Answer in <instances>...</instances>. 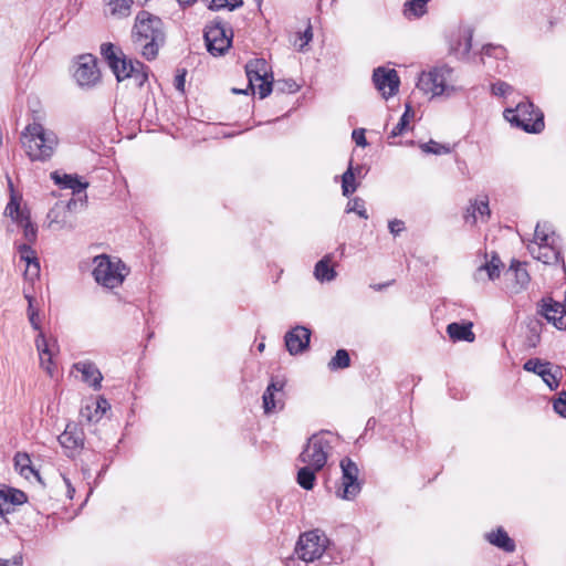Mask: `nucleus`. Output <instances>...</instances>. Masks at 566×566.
<instances>
[{"instance_id": "nucleus-57", "label": "nucleus", "mask_w": 566, "mask_h": 566, "mask_svg": "<svg viewBox=\"0 0 566 566\" xmlns=\"http://www.w3.org/2000/svg\"><path fill=\"white\" fill-rule=\"evenodd\" d=\"M388 228L394 235H398L405 229V223L401 220L394 219L389 221Z\"/></svg>"}, {"instance_id": "nucleus-17", "label": "nucleus", "mask_w": 566, "mask_h": 566, "mask_svg": "<svg viewBox=\"0 0 566 566\" xmlns=\"http://www.w3.org/2000/svg\"><path fill=\"white\" fill-rule=\"evenodd\" d=\"M542 308L539 313L558 329H566V310L565 306L558 302L548 298L542 301Z\"/></svg>"}, {"instance_id": "nucleus-60", "label": "nucleus", "mask_w": 566, "mask_h": 566, "mask_svg": "<svg viewBox=\"0 0 566 566\" xmlns=\"http://www.w3.org/2000/svg\"><path fill=\"white\" fill-rule=\"evenodd\" d=\"M28 317L33 329L39 331V333L42 332L38 311H29Z\"/></svg>"}, {"instance_id": "nucleus-53", "label": "nucleus", "mask_w": 566, "mask_h": 566, "mask_svg": "<svg viewBox=\"0 0 566 566\" xmlns=\"http://www.w3.org/2000/svg\"><path fill=\"white\" fill-rule=\"evenodd\" d=\"M352 138L356 143L357 146H360V147L367 146V139L365 136L364 128L354 129L352 133Z\"/></svg>"}, {"instance_id": "nucleus-26", "label": "nucleus", "mask_w": 566, "mask_h": 566, "mask_svg": "<svg viewBox=\"0 0 566 566\" xmlns=\"http://www.w3.org/2000/svg\"><path fill=\"white\" fill-rule=\"evenodd\" d=\"M485 538L490 544L506 553H513L516 548L514 541L502 527L485 534Z\"/></svg>"}, {"instance_id": "nucleus-64", "label": "nucleus", "mask_w": 566, "mask_h": 566, "mask_svg": "<svg viewBox=\"0 0 566 566\" xmlns=\"http://www.w3.org/2000/svg\"><path fill=\"white\" fill-rule=\"evenodd\" d=\"M196 1L197 0H177V2L184 8L192 6Z\"/></svg>"}, {"instance_id": "nucleus-22", "label": "nucleus", "mask_w": 566, "mask_h": 566, "mask_svg": "<svg viewBox=\"0 0 566 566\" xmlns=\"http://www.w3.org/2000/svg\"><path fill=\"white\" fill-rule=\"evenodd\" d=\"M284 384L281 381H271L265 389L262 400H263V409L266 415L275 411L277 408L281 409L283 407V402L281 398H275V394L283 395Z\"/></svg>"}, {"instance_id": "nucleus-13", "label": "nucleus", "mask_w": 566, "mask_h": 566, "mask_svg": "<svg viewBox=\"0 0 566 566\" xmlns=\"http://www.w3.org/2000/svg\"><path fill=\"white\" fill-rule=\"evenodd\" d=\"M527 249L534 259L543 262L544 264L552 265L562 262L563 269H565L564 259L562 256L560 239H554L547 243L528 244Z\"/></svg>"}, {"instance_id": "nucleus-38", "label": "nucleus", "mask_w": 566, "mask_h": 566, "mask_svg": "<svg viewBox=\"0 0 566 566\" xmlns=\"http://www.w3.org/2000/svg\"><path fill=\"white\" fill-rule=\"evenodd\" d=\"M350 366V357L346 349H338L335 356L329 360V370L344 369Z\"/></svg>"}, {"instance_id": "nucleus-40", "label": "nucleus", "mask_w": 566, "mask_h": 566, "mask_svg": "<svg viewBox=\"0 0 566 566\" xmlns=\"http://www.w3.org/2000/svg\"><path fill=\"white\" fill-rule=\"evenodd\" d=\"M410 116H411V106H410V104H406L405 113L401 115L399 122L392 128V130L390 133L391 137L400 136L406 130V128L409 125Z\"/></svg>"}, {"instance_id": "nucleus-31", "label": "nucleus", "mask_w": 566, "mask_h": 566, "mask_svg": "<svg viewBox=\"0 0 566 566\" xmlns=\"http://www.w3.org/2000/svg\"><path fill=\"white\" fill-rule=\"evenodd\" d=\"M0 501L13 505H21L28 501L23 491L13 488L0 489Z\"/></svg>"}, {"instance_id": "nucleus-29", "label": "nucleus", "mask_w": 566, "mask_h": 566, "mask_svg": "<svg viewBox=\"0 0 566 566\" xmlns=\"http://www.w3.org/2000/svg\"><path fill=\"white\" fill-rule=\"evenodd\" d=\"M332 254H326L323 259H321L314 268V276L319 282H331L333 281L337 273L333 266H331Z\"/></svg>"}, {"instance_id": "nucleus-37", "label": "nucleus", "mask_w": 566, "mask_h": 566, "mask_svg": "<svg viewBox=\"0 0 566 566\" xmlns=\"http://www.w3.org/2000/svg\"><path fill=\"white\" fill-rule=\"evenodd\" d=\"M4 213L18 223H23V217L29 216L25 211L21 210L19 201L13 196L8 202Z\"/></svg>"}, {"instance_id": "nucleus-5", "label": "nucleus", "mask_w": 566, "mask_h": 566, "mask_svg": "<svg viewBox=\"0 0 566 566\" xmlns=\"http://www.w3.org/2000/svg\"><path fill=\"white\" fill-rule=\"evenodd\" d=\"M504 117L526 133L538 134L545 127L543 112L528 99L518 103L515 108H506Z\"/></svg>"}, {"instance_id": "nucleus-14", "label": "nucleus", "mask_w": 566, "mask_h": 566, "mask_svg": "<svg viewBox=\"0 0 566 566\" xmlns=\"http://www.w3.org/2000/svg\"><path fill=\"white\" fill-rule=\"evenodd\" d=\"M74 78L81 86L94 85L99 78L96 59L91 55H81L74 72Z\"/></svg>"}, {"instance_id": "nucleus-7", "label": "nucleus", "mask_w": 566, "mask_h": 566, "mask_svg": "<svg viewBox=\"0 0 566 566\" xmlns=\"http://www.w3.org/2000/svg\"><path fill=\"white\" fill-rule=\"evenodd\" d=\"M331 450L332 443L324 433L313 434L298 455V461L313 467L314 470H322L327 462Z\"/></svg>"}, {"instance_id": "nucleus-15", "label": "nucleus", "mask_w": 566, "mask_h": 566, "mask_svg": "<svg viewBox=\"0 0 566 566\" xmlns=\"http://www.w3.org/2000/svg\"><path fill=\"white\" fill-rule=\"evenodd\" d=\"M286 349L291 355H297L307 349L311 331L304 326H296L289 331L284 337Z\"/></svg>"}, {"instance_id": "nucleus-59", "label": "nucleus", "mask_w": 566, "mask_h": 566, "mask_svg": "<svg viewBox=\"0 0 566 566\" xmlns=\"http://www.w3.org/2000/svg\"><path fill=\"white\" fill-rule=\"evenodd\" d=\"M186 70H182L175 77V87L177 91L184 93L185 92V83H186Z\"/></svg>"}, {"instance_id": "nucleus-3", "label": "nucleus", "mask_w": 566, "mask_h": 566, "mask_svg": "<svg viewBox=\"0 0 566 566\" xmlns=\"http://www.w3.org/2000/svg\"><path fill=\"white\" fill-rule=\"evenodd\" d=\"M101 53L118 82L130 78L136 87H142L148 80L144 63L127 59L120 51L118 54L114 44H102Z\"/></svg>"}, {"instance_id": "nucleus-8", "label": "nucleus", "mask_w": 566, "mask_h": 566, "mask_svg": "<svg viewBox=\"0 0 566 566\" xmlns=\"http://www.w3.org/2000/svg\"><path fill=\"white\" fill-rule=\"evenodd\" d=\"M452 72L448 65L437 66L428 73L423 72L418 78L417 87L424 93H431L432 96L449 95L450 91L454 90L448 85Z\"/></svg>"}, {"instance_id": "nucleus-20", "label": "nucleus", "mask_w": 566, "mask_h": 566, "mask_svg": "<svg viewBox=\"0 0 566 566\" xmlns=\"http://www.w3.org/2000/svg\"><path fill=\"white\" fill-rule=\"evenodd\" d=\"M268 63L264 59H254L245 64V73L249 81L248 88L254 92L258 82L268 77Z\"/></svg>"}, {"instance_id": "nucleus-55", "label": "nucleus", "mask_w": 566, "mask_h": 566, "mask_svg": "<svg viewBox=\"0 0 566 566\" xmlns=\"http://www.w3.org/2000/svg\"><path fill=\"white\" fill-rule=\"evenodd\" d=\"M85 201H86V195H85V193H83V195L78 198V200H76V199H71V200H69L66 205H63V208H65L66 213L70 216V212H72V211L76 208V206H77L78 203H80L81 206H84Z\"/></svg>"}, {"instance_id": "nucleus-49", "label": "nucleus", "mask_w": 566, "mask_h": 566, "mask_svg": "<svg viewBox=\"0 0 566 566\" xmlns=\"http://www.w3.org/2000/svg\"><path fill=\"white\" fill-rule=\"evenodd\" d=\"M80 415L81 418L87 420L88 422H97L99 420L98 413H95L93 405H86L85 407H82Z\"/></svg>"}, {"instance_id": "nucleus-41", "label": "nucleus", "mask_w": 566, "mask_h": 566, "mask_svg": "<svg viewBox=\"0 0 566 566\" xmlns=\"http://www.w3.org/2000/svg\"><path fill=\"white\" fill-rule=\"evenodd\" d=\"M346 212L347 213L355 212L360 218L368 219V213L365 208V201L359 197H356L348 201L347 207H346Z\"/></svg>"}, {"instance_id": "nucleus-56", "label": "nucleus", "mask_w": 566, "mask_h": 566, "mask_svg": "<svg viewBox=\"0 0 566 566\" xmlns=\"http://www.w3.org/2000/svg\"><path fill=\"white\" fill-rule=\"evenodd\" d=\"M23 558L22 555H14L10 559L0 558V566H22Z\"/></svg>"}, {"instance_id": "nucleus-19", "label": "nucleus", "mask_w": 566, "mask_h": 566, "mask_svg": "<svg viewBox=\"0 0 566 566\" xmlns=\"http://www.w3.org/2000/svg\"><path fill=\"white\" fill-rule=\"evenodd\" d=\"M51 178L61 188L71 189L73 195H83L88 187V182L82 181L77 175H61L59 171H53Z\"/></svg>"}, {"instance_id": "nucleus-48", "label": "nucleus", "mask_w": 566, "mask_h": 566, "mask_svg": "<svg viewBox=\"0 0 566 566\" xmlns=\"http://www.w3.org/2000/svg\"><path fill=\"white\" fill-rule=\"evenodd\" d=\"M492 94L496 96H504L512 91V86L503 81H497L491 86Z\"/></svg>"}, {"instance_id": "nucleus-63", "label": "nucleus", "mask_w": 566, "mask_h": 566, "mask_svg": "<svg viewBox=\"0 0 566 566\" xmlns=\"http://www.w3.org/2000/svg\"><path fill=\"white\" fill-rule=\"evenodd\" d=\"M63 481H64L65 486H66V495H67V497L69 499H73V495L75 493L74 486L72 485L70 479L64 476V475H63Z\"/></svg>"}, {"instance_id": "nucleus-44", "label": "nucleus", "mask_w": 566, "mask_h": 566, "mask_svg": "<svg viewBox=\"0 0 566 566\" xmlns=\"http://www.w3.org/2000/svg\"><path fill=\"white\" fill-rule=\"evenodd\" d=\"M23 227L24 238L28 243H33L36 240V227L31 222L30 217H23V223H19Z\"/></svg>"}, {"instance_id": "nucleus-42", "label": "nucleus", "mask_w": 566, "mask_h": 566, "mask_svg": "<svg viewBox=\"0 0 566 566\" xmlns=\"http://www.w3.org/2000/svg\"><path fill=\"white\" fill-rule=\"evenodd\" d=\"M243 4L242 0H211L209 3L210 10H221L228 8L229 10H234L240 8Z\"/></svg>"}, {"instance_id": "nucleus-45", "label": "nucleus", "mask_w": 566, "mask_h": 566, "mask_svg": "<svg viewBox=\"0 0 566 566\" xmlns=\"http://www.w3.org/2000/svg\"><path fill=\"white\" fill-rule=\"evenodd\" d=\"M14 468L20 474H25V469L31 464L30 455L25 452H18L14 455Z\"/></svg>"}, {"instance_id": "nucleus-36", "label": "nucleus", "mask_w": 566, "mask_h": 566, "mask_svg": "<svg viewBox=\"0 0 566 566\" xmlns=\"http://www.w3.org/2000/svg\"><path fill=\"white\" fill-rule=\"evenodd\" d=\"M111 13L117 17H127L130 12L133 0H105Z\"/></svg>"}, {"instance_id": "nucleus-47", "label": "nucleus", "mask_w": 566, "mask_h": 566, "mask_svg": "<svg viewBox=\"0 0 566 566\" xmlns=\"http://www.w3.org/2000/svg\"><path fill=\"white\" fill-rule=\"evenodd\" d=\"M473 31L467 29L463 33V45L459 43V48L455 49L457 53H460L462 57L467 56L472 48Z\"/></svg>"}, {"instance_id": "nucleus-6", "label": "nucleus", "mask_w": 566, "mask_h": 566, "mask_svg": "<svg viewBox=\"0 0 566 566\" xmlns=\"http://www.w3.org/2000/svg\"><path fill=\"white\" fill-rule=\"evenodd\" d=\"M94 263L93 275L95 281L107 289L122 285L128 273L126 265L120 260L113 261L108 255L96 256Z\"/></svg>"}, {"instance_id": "nucleus-43", "label": "nucleus", "mask_w": 566, "mask_h": 566, "mask_svg": "<svg viewBox=\"0 0 566 566\" xmlns=\"http://www.w3.org/2000/svg\"><path fill=\"white\" fill-rule=\"evenodd\" d=\"M300 86L294 80H281L274 84L275 92L279 93H296Z\"/></svg>"}, {"instance_id": "nucleus-39", "label": "nucleus", "mask_w": 566, "mask_h": 566, "mask_svg": "<svg viewBox=\"0 0 566 566\" xmlns=\"http://www.w3.org/2000/svg\"><path fill=\"white\" fill-rule=\"evenodd\" d=\"M420 148L423 153L433 155L449 154L451 151V148L448 145H442L432 139L428 143L421 144Z\"/></svg>"}, {"instance_id": "nucleus-32", "label": "nucleus", "mask_w": 566, "mask_h": 566, "mask_svg": "<svg viewBox=\"0 0 566 566\" xmlns=\"http://www.w3.org/2000/svg\"><path fill=\"white\" fill-rule=\"evenodd\" d=\"M318 470H314L313 467L305 464V467L301 468L297 472L296 481L301 488L304 490H312L315 485L316 475L315 473Z\"/></svg>"}, {"instance_id": "nucleus-58", "label": "nucleus", "mask_w": 566, "mask_h": 566, "mask_svg": "<svg viewBox=\"0 0 566 566\" xmlns=\"http://www.w3.org/2000/svg\"><path fill=\"white\" fill-rule=\"evenodd\" d=\"M494 51H500L501 53L505 52V49L502 45L494 44H485L482 48V55L494 56Z\"/></svg>"}, {"instance_id": "nucleus-61", "label": "nucleus", "mask_w": 566, "mask_h": 566, "mask_svg": "<svg viewBox=\"0 0 566 566\" xmlns=\"http://www.w3.org/2000/svg\"><path fill=\"white\" fill-rule=\"evenodd\" d=\"M300 40L302 41L301 44H300V50H303L305 45L308 44V42L312 40L313 38V33H312V29L311 27H308L304 33L300 34L298 35Z\"/></svg>"}, {"instance_id": "nucleus-62", "label": "nucleus", "mask_w": 566, "mask_h": 566, "mask_svg": "<svg viewBox=\"0 0 566 566\" xmlns=\"http://www.w3.org/2000/svg\"><path fill=\"white\" fill-rule=\"evenodd\" d=\"M25 479H29L30 475H33L38 481L41 482L40 473L32 467V464H29L28 469H25V474H21Z\"/></svg>"}, {"instance_id": "nucleus-10", "label": "nucleus", "mask_w": 566, "mask_h": 566, "mask_svg": "<svg viewBox=\"0 0 566 566\" xmlns=\"http://www.w3.org/2000/svg\"><path fill=\"white\" fill-rule=\"evenodd\" d=\"M342 469V484L336 491V495L343 500H354L361 490V484L358 481V467L349 458H344L340 461Z\"/></svg>"}, {"instance_id": "nucleus-51", "label": "nucleus", "mask_w": 566, "mask_h": 566, "mask_svg": "<svg viewBox=\"0 0 566 566\" xmlns=\"http://www.w3.org/2000/svg\"><path fill=\"white\" fill-rule=\"evenodd\" d=\"M95 409V413H98L99 419L103 417V415L111 408L109 402L107 399L99 397L95 402H92Z\"/></svg>"}, {"instance_id": "nucleus-33", "label": "nucleus", "mask_w": 566, "mask_h": 566, "mask_svg": "<svg viewBox=\"0 0 566 566\" xmlns=\"http://www.w3.org/2000/svg\"><path fill=\"white\" fill-rule=\"evenodd\" d=\"M554 239L559 240L560 238L553 230H551L548 223L538 222L535 227L534 241L531 244L547 243Z\"/></svg>"}, {"instance_id": "nucleus-2", "label": "nucleus", "mask_w": 566, "mask_h": 566, "mask_svg": "<svg viewBox=\"0 0 566 566\" xmlns=\"http://www.w3.org/2000/svg\"><path fill=\"white\" fill-rule=\"evenodd\" d=\"M20 143L31 161H49L57 146V135L42 124L33 122L24 127L20 135Z\"/></svg>"}, {"instance_id": "nucleus-27", "label": "nucleus", "mask_w": 566, "mask_h": 566, "mask_svg": "<svg viewBox=\"0 0 566 566\" xmlns=\"http://www.w3.org/2000/svg\"><path fill=\"white\" fill-rule=\"evenodd\" d=\"M447 333L453 342H469L472 343L475 339V335L472 332V323H451L447 326Z\"/></svg>"}, {"instance_id": "nucleus-25", "label": "nucleus", "mask_w": 566, "mask_h": 566, "mask_svg": "<svg viewBox=\"0 0 566 566\" xmlns=\"http://www.w3.org/2000/svg\"><path fill=\"white\" fill-rule=\"evenodd\" d=\"M506 275H511L512 280H514V284L512 286L514 293H518L522 290L526 289L530 283V274L523 264L520 261L513 260Z\"/></svg>"}, {"instance_id": "nucleus-9", "label": "nucleus", "mask_w": 566, "mask_h": 566, "mask_svg": "<svg viewBox=\"0 0 566 566\" xmlns=\"http://www.w3.org/2000/svg\"><path fill=\"white\" fill-rule=\"evenodd\" d=\"M328 539L318 530L302 534L295 546L297 557L306 563L321 558L327 547Z\"/></svg>"}, {"instance_id": "nucleus-1", "label": "nucleus", "mask_w": 566, "mask_h": 566, "mask_svg": "<svg viewBox=\"0 0 566 566\" xmlns=\"http://www.w3.org/2000/svg\"><path fill=\"white\" fill-rule=\"evenodd\" d=\"M132 42L147 61L158 56L160 48L166 43V28L163 20L145 10L135 17L132 28Z\"/></svg>"}, {"instance_id": "nucleus-52", "label": "nucleus", "mask_w": 566, "mask_h": 566, "mask_svg": "<svg viewBox=\"0 0 566 566\" xmlns=\"http://www.w3.org/2000/svg\"><path fill=\"white\" fill-rule=\"evenodd\" d=\"M258 83H259L258 84L259 96H260V98H265L266 96H269L271 94L273 84L271 81L268 80V77Z\"/></svg>"}, {"instance_id": "nucleus-24", "label": "nucleus", "mask_w": 566, "mask_h": 566, "mask_svg": "<svg viewBox=\"0 0 566 566\" xmlns=\"http://www.w3.org/2000/svg\"><path fill=\"white\" fill-rule=\"evenodd\" d=\"M503 263L497 255H493L492 259L481 266L476 269L474 272V280L476 282L485 281V279L490 281H494L500 277L501 269Z\"/></svg>"}, {"instance_id": "nucleus-50", "label": "nucleus", "mask_w": 566, "mask_h": 566, "mask_svg": "<svg viewBox=\"0 0 566 566\" xmlns=\"http://www.w3.org/2000/svg\"><path fill=\"white\" fill-rule=\"evenodd\" d=\"M554 410L566 418V391H562L558 398L554 401Z\"/></svg>"}, {"instance_id": "nucleus-12", "label": "nucleus", "mask_w": 566, "mask_h": 566, "mask_svg": "<svg viewBox=\"0 0 566 566\" xmlns=\"http://www.w3.org/2000/svg\"><path fill=\"white\" fill-rule=\"evenodd\" d=\"M373 82L386 99L397 94L400 84L397 71L384 66L374 70Z\"/></svg>"}, {"instance_id": "nucleus-34", "label": "nucleus", "mask_w": 566, "mask_h": 566, "mask_svg": "<svg viewBox=\"0 0 566 566\" xmlns=\"http://www.w3.org/2000/svg\"><path fill=\"white\" fill-rule=\"evenodd\" d=\"M358 185L355 182V171L353 161H349L347 170L342 175V191L345 197H349L357 190Z\"/></svg>"}, {"instance_id": "nucleus-28", "label": "nucleus", "mask_w": 566, "mask_h": 566, "mask_svg": "<svg viewBox=\"0 0 566 566\" xmlns=\"http://www.w3.org/2000/svg\"><path fill=\"white\" fill-rule=\"evenodd\" d=\"M476 213H479L482 218L489 217L491 211L489 208V198L485 195L478 196L475 199L470 200V207L467 210V214L464 216L465 220L469 221L472 219V223L476 221Z\"/></svg>"}, {"instance_id": "nucleus-35", "label": "nucleus", "mask_w": 566, "mask_h": 566, "mask_svg": "<svg viewBox=\"0 0 566 566\" xmlns=\"http://www.w3.org/2000/svg\"><path fill=\"white\" fill-rule=\"evenodd\" d=\"M430 0H408L405 3L403 13L406 17L420 18L427 12V3Z\"/></svg>"}, {"instance_id": "nucleus-11", "label": "nucleus", "mask_w": 566, "mask_h": 566, "mask_svg": "<svg viewBox=\"0 0 566 566\" xmlns=\"http://www.w3.org/2000/svg\"><path fill=\"white\" fill-rule=\"evenodd\" d=\"M203 38L208 52L213 56L223 55L232 43V32L228 34L221 22L206 27Z\"/></svg>"}, {"instance_id": "nucleus-4", "label": "nucleus", "mask_w": 566, "mask_h": 566, "mask_svg": "<svg viewBox=\"0 0 566 566\" xmlns=\"http://www.w3.org/2000/svg\"><path fill=\"white\" fill-rule=\"evenodd\" d=\"M101 53L118 82L130 78L136 87H142L148 80L144 63L127 59L120 51L118 54L114 44H102Z\"/></svg>"}, {"instance_id": "nucleus-30", "label": "nucleus", "mask_w": 566, "mask_h": 566, "mask_svg": "<svg viewBox=\"0 0 566 566\" xmlns=\"http://www.w3.org/2000/svg\"><path fill=\"white\" fill-rule=\"evenodd\" d=\"M59 442L63 448L76 449L83 446V438L81 433L76 432L75 427L67 424L64 432L59 436Z\"/></svg>"}, {"instance_id": "nucleus-54", "label": "nucleus", "mask_w": 566, "mask_h": 566, "mask_svg": "<svg viewBox=\"0 0 566 566\" xmlns=\"http://www.w3.org/2000/svg\"><path fill=\"white\" fill-rule=\"evenodd\" d=\"M18 252L21 260H27L28 258H33L35 251L31 248V243H23L18 247Z\"/></svg>"}, {"instance_id": "nucleus-16", "label": "nucleus", "mask_w": 566, "mask_h": 566, "mask_svg": "<svg viewBox=\"0 0 566 566\" xmlns=\"http://www.w3.org/2000/svg\"><path fill=\"white\" fill-rule=\"evenodd\" d=\"M549 366L551 363L548 361H543L539 358H531L525 361L523 368L526 371L538 375L551 390H555L559 386V380L551 370Z\"/></svg>"}, {"instance_id": "nucleus-21", "label": "nucleus", "mask_w": 566, "mask_h": 566, "mask_svg": "<svg viewBox=\"0 0 566 566\" xmlns=\"http://www.w3.org/2000/svg\"><path fill=\"white\" fill-rule=\"evenodd\" d=\"M49 226L54 230H72L75 224L71 217L66 213L65 208L61 202L55 206L48 213Z\"/></svg>"}, {"instance_id": "nucleus-46", "label": "nucleus", "mask_w": 566, "mask_h": 566, "mask_svg": "<svg viewBox=\"0 0 566 566\" xmlns=\"http://www.w3.org/2000/svg\"><path fill=\"white\" fill-rule=\"evenodd\" d=\"M22 261L25 262L27 265L25 275H29L31 279L38 277L40 274V263L36 258V253L33 254V258H28L27 260Z\"/></svg>"}, {"instance_id": "nucleus-18", "label": "nucleus", "mask_w": 566, "mask_h": 566, "mask_svg": "<svg viewBox=\"0 0 566 566\" xmlns=\"http://www.w3.org/2000/svg\"><path fill=\"white\" fill-rule=\"evenodd\" d=\"M35 347L40 357L41 367L49 374L53 375L54 364H53V355L55 340L46 339L43 332H40L35 338Z\"/></svg>"}, {"instance_id": "nucleus-23", "label": "nucleus", "mask_w": 566, "mask_h": 566, "mask_svg": "<svg viewBox=\"0 0 566 566\" xmlns=\"http://www.w3.org/2000/svg\"><path fill=\"white\" fill-rule=\"evenodd\" d=\"M74 368L82 374V379L95 390L101 388L103 375L96 365L92 361L84 360L74 364Z\"/></svg>"}]
</instances>
